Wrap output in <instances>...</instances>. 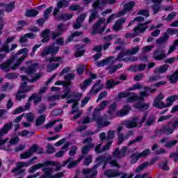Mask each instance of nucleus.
<instances>
[{
  "instance_id": "nucleus-1",
  "label": "nucleus",
  "mask_w": 178,
  "mask_h": 178,
  "mask_svg": "<svg viewBox=\"0 0 178 178\" xmlns=\"http://www.w3.org/2000/svg\"><path fill=\"white\" fill-rule=\"evenodd\" d=\"M83 159V156H80L78 160L75 161H72V158H70L68 160L64 161L62 165L59 163L58 161H47L44 163H39L35 164L29 168V173H35L37 172L38 169H42V172H44V175H42L40 177V178H62L63 177V172H57L54 175H52V172H54V169H55L56 172H58L60 170L62 166H66L67 163H70L67 165L68 169H72V168H74L77 163H80V161Z\"/></svg>"
},
{
  "instance_id": "nucleus-2",
  "label": "nucleus",
  "mask_w": 178,
  "mask_h": 178,
  "mask_svg": "<svg viewBox=\"0 0 178 178\" xmlns=\"http://www.w3.org/2000/svg\"><path fill=\"white\" fill-rule=\"evenodd\" d=\"M37 66H38V64L34 63L29 67L26 70V73L28 74V76H20L23 83L20 86L19 90L16 95V99L18 101L24 99L26 98V92H29V91H31V90H33V86H27V81L34 83V81H37V80L42 76V74L40 73L34 75V73H35L37 70Z\"/></svg>"
},
{
  "instance_id": "nucleus-3",
  "label": "nucleus",
  "mask_w": 178,
  "mask_h": 178,
  "mask_svg": "<svg viewBox=\"0 0 178 178\" xmlns=\"http://www.w3.org/2000/svg\"><path fill=\"white\" fill-rule=\"evenodd\" d=\"M134 6H136V2L129 1L124 5V10L120 11L117 15H111V16L107 19V22L104 18L99 19L96 24L92 27V35H95V34H102V33L105 31V29H106V24L111 23V22L114 20V19L126 15V10L129 12L131 10Z\"/></svg>"
},
{
  "instance_id": "nucleus-4",
  "label": "nucleus",
  "mask_w": 178,
  "mask_h": 178,
  "mask_svg": "<svg viewBox=\"0 0 178 178\" xmlns=\"http://www.w3.org/2000/svg\"><path fill=\"white\" fill-rule=\"evenodd\" d=\"M29 49L27 48L21 49L18 52L12 55L9 59L0 65V68L4 72L10 70H17L22 65L23 60L27 58Z\"/></svg>"
},
{
  "instance_id": "nucleus-5",
  "label": "nucleus",
  "mask_w": 178,
  "mask_h": 178,
  "mask_svg": "<svg viewBox=\"0 0 178 178\" xmlns=\"http://www.w3.org/2000/svg\"><path fill=\"white\" fill-rule=\"evenodd\" d=\"M109 163L111 166H117L119 168V164L115 160L112 159L110 156H108L106 159L104 156L98 157L96 160V164L92 169L86 168L82 171L84 178H95L97 177V168L101 165V163Z\"/></svg>"
},
{
  "instance_id": "nucleus-6",
  "label": "nucleus",
  "mask_w": 178,
  "mask_h": 178,
  "mask_svg": "<svg viewBox=\"0 0 178 178\" xmlns=\"http://www.w3.org/2000/svg\"><path fill=\"white\" fill-rule=\"evenodd\" d=\"M83 97V93L79 92L76 95H73V92H70V90H67L64 95L61 96V99H63L65 98L67 99V104H73L72 105V111L70 113L71 115H75L74 116V120L79 119L81 115H83V111L77 109V102H79V99Z\"/></svg>"
},
{
  "instance_id": "nucleus-7",
  "label": "nucleus",
  "mask_w": 178,
  "mask_h": 178,
  "mask_svg": "<svg viewBox=\"0 0 178 178\" xmlns=\"http://www.w3.org/2000/svg\"><path fill=\"white\" fill-rule=\"evenodd\" d=\"M155 89H150L145 88V91L140 92V96L138 97L136 93H131L129 92H120L118 94L119 98H127V102H135V101H143L145 97L149 95L148 92H154Z\"/></svg>"
},
{
  "instance_id": "nucleus-8",
  "label": "nucleus",
  "mask_w": 178,
  "mask_h": 178,
  "mask_svg": "<svg viewBox=\"0 0 178 178\" xmlns=\"http://www.w3.org/2000/svg\"><path fill=\"white\" fill-rule=\"evenodd\" d=\"M116 0H97L92 3V9L90 10V16L89 17V23H91L97 15H98V10L102 9V6L105 5V3H115Z\"/></svg>"
},
{
  "instance_id": "nucleus-9",
  "label": "nucleus",
  "mask_w": 178,
  "mask_h": 178,
  "mask_svg": "<svg viewBox=\"0 0 178 178\" xmlns=\"http://www.w3.org/2000/svg\"><path fill=\"white\" fill-rule=\"evenodd\" d=\"M91 122H96L98 129H102V127H105L111 124V122H108L107 120H104L102 118L98 117L95 115H92V119H90L89 117L83 118L82 120V124H87L88 123H91Z\"/></svg>"
},
{
  "instance_id": "nucleus-10",
  "label": "nucleus",
  "mask_w": 178,
  "mask_h": 178,
  "mask_svg": "<svg viewBox=\"0 0 178 178\" xmlns=\"http://www.w3.org/2000/svg\"><path fill=\"white\" fill-rule=\"evenodd\" d=\"M130 112V106H125L120 111L116 113V104H113L108 108V118H115L116 116H126Z\"/></svg>"
},
{
  "instance_id": "nucleus-11",
  "label": "nucleus",
  "mask_w": 178,
  "mask_h": 178,
  "mask_svg": "<svg viewBox=\"0 0 178 178\" xmlns=\"http://www.w3.org/2000/svg\"><path fill=\"white\" fill-rule=\"evenodd\" d=\"M45 60L51 63L47 65V70L49 73L54 72V70H56V69L63 63V58L58 56H52L47 58Z\"/></svg>"
},
{
  "instance_id": "nucleus-12",
  "label": "nucleus",
  "mask_w": 178,
  "mask_h": 178,
  "mask_svg": "<svg viewBox=\"0 0 178 178\" xmlns=\"http://www.w3.org/2000/svg\"><path fill=\"white\" fill-rule=\"evenodd\" d=\"M145 120H147V114H145L143 116L135 117L131 120L126 121L125 126L128 129H133V127H141Z\"/></svg>"
},
{
  "instance_id": "nucleus-13",
  "label": "nucleus",
  "mask_w": 178,
  "mask_h": 178,
  "mask_svg": "<svg viewBox=\"0 0 178 178\" xmlns=\"http://www.w3.org/2000/svg\"><path fill=\"white\" fill-rule=\"evenodd\" d=\"M59 46H55V44H51V46H47L44 48L43 51L40 53V56L42 58H45L48 55H56L59 52Z\"/></svg>"
},
{
  "instance_id": "nucleus-14",
  "label": "nucleus",
  "mask_w": 178,
  "mask_h": 178,
  "mask_svg": "<svg viewBox=\"0 0 178 178\" xmlns=\"http://www.w3.org/2000/svg\"><path fill=\"white\" fill-rule=\"evenodd\" d=\"M175 45H172L170 47L168 52V55H170L173 51L175 49ZM166 52H165V50L161 49V48L157 49L154 51V57L156 60H161V59L165 58V57L167 56Z\"/></svg>"
},
{
  "instance_id": "nucleus-15",
  "label": "nucleus",
  "mask_w": 178,
  "mask_h": 178,
  "mask_svg": "<svg viewBox=\"0 0 178 178\" xmlns=\"http://www.w3.org/2000/svg\"><path fill=\"white\" fill-rule=\"evenodd\" d=\"M37 156L33 157L31 160L28 162H19L17 163V168H14L12 172H15L16 173H24V170H22V168H29L31 165H34V161H37Z\"/></svg>"
},
{
  "instance_id": "nucleus-16",
  "label": "nucleus",
  "mask_w": 178,
  "mask_h": 178,
  "mask_svg": "<svg viewBox=\"0 0 178 178\" xmlns=\"http://www.w3.org/2000/svg\"><path fill=\"white\" fill-rule=\"evenodd\" d=\"M149 23H151V21L146 22L144 24H140L139 25H138L137 27L134 29L135 35L131 33H127L125 35L126 38H134V37H136V35H138L140 33H144V31H145V30L148 29V27L145 26H147V24H149Z\"/></svg>"
},
{
  "instance_id": "nucleus-17",
  "label": "nucleus",
  "mask_w": 178,
  "mask_h": 178,
  "mask_svg": "<svg viewBox=\"0 0 178 178\" xmlns=\"http://www.w3.org/2000/svg\"><path fill=\"white\" fill-rule=\"evenodd\" d=\"M165 98V95L161 93L159 94L153 102V106L155 108H159V109H163V108H168L166 103H163L162 100Z\"/></svg>"
},
{
  "instance_id": "nucleus-18",
  "label": "nucleus",
  "mask_w": 178,
  "mask_h": 178,
  "mask_svg": "<svg viewBox=\"0 0 178 178\" xmlns=\"http://www.w3.org/2000/svg\"><path fill=\"white\" fill-rule=\"evenodd\" d=\"M128 152L129 149L126 147H122L120 150L119 148H117L113 153V156L115 159H122V158H124V156H126V154Z\"/></svg>"
},
{
  "instance_id": "nucleus-19",
  "label": "nucleus",
  "mask_w": 178,
  "mask_h": 178,
  "mask_svg": "<svg viewBox=\"0 0 178 178\" xmlns=\"http://www.w3.org/2000/svg\"><path fill=\"white\" fill-rule=\"evenodd\" d=\"M138 51H140V47H136L131 49H128L126 51V53H122L118 56V60H120V61L126 60V58H124L126 55H136V54H137Z\"/></svg>"
},
{
  "instance_id": "nucleus-20",
  "label": "nucleus",
  "mask_w": 178,
  "mask_h": 178,
  "mask_svg": "<svg viewBox=\"0 0 178 178\" xmlns=\"http://www.w3.org/2000/svg\"><path fill=\"white\" fill-rule=\"evenodd\" d=\"M105 176L107 177H119L122 175L121 178L127 177V173H121L118 170H108L104 172Z\"/></svg>"
},
{
  "instance_id": "nucleus-21",
  "label": "nucleus",
  "mask_w": 178,
  "mask_h": 178,
  "mask_svg": "<svg viewBox=\"0 0 178 178\" xmlns=\"http://www.w3.org/2000/svg\"><path fill=\"white\" fill-rule=\"evenodd\" d=\"M74 79V75L73 74H67L65 76V81H58L55 83V86H64L67 87V86H70V81Z\"/></svg>"
},
{
  "instance_id": "nucleus-22",
  "label": "nucleus",
  "mask_w": 178,
  "mask_h": 178,
  "mask_svg": "<svg viewBox=\"0 0 178 178\" xmlns=\"http://www.w3.org/2000/svg\"><path fill=\"white\" fill-rule=\"evenodd\" d=\"M102 88H104V86L101 85V80H99L90 90L89 95H97Z\"/></svg>"
},
{
  "instance_id": "nucleus-23",
  "label": "nucleus",
  "mask_w": 178,
  "mask_h": 178,
  "mask_svg": "<svg viewBox=\"0 0 178 178\" xmlns=\"http://www.w3.org/2000/svg\"><path fill=\"white\" fill-rule=\"evenodd\" d=\"M111 144H112V141H109L104 147H102V143L97 145L95 151L97 154H102V152H105V151H108L109 149V147H111Z\"/></svg>"
},
{
  "instance_id": "nucleus-24",
  "label": "nucleus",
  "mask_w": 178,
  "mask_h": 178,
  "mask_svg": "<svg viewBox=\"0 0 178 178\" xmlns=\"http://www.w3.org/2000/svg\"><path fill=\"white\" fill-rule=\"evenodd\" d=\"M91 141H92V138H86L83 140V144H88V146H85L82 148V154H87L90 148L94 147V144L91 143Z\"/></svg>"
},
{
  "instance_id": "nucleus-25",
  "label": "nucleus",
  "mask_w": 178,
  "mask_h": 178,
  "mask_svg": "<svg viewBox=\"0 0 178 178\" xmlns=\"http://www.w3.org/2000/svg\"><path fill=\"white\" fill-rule=\"evenodd\" d=\"M69 5V1H67L66 0L60 1L57 3V8H56L53 11V15L54 16H56L58 15V13L62 8H66Z\"/></svg>"
},
{
  "instance_id": "nucleus-26",
  "label": "nucleus",
  "mask_w": 178,
  "mask_h": 178,
  "mask_svg": "<svg viewBox=\"0 0 178 178\" xmlns=\"http://www.w3.org/2000/svg\"><path fill=\"white\" fill-rule=\"evenodd\" d=\"M108 104H109V102L108 101H102L100 102V104H99V106L94 109L93 111V114L95 115H97L98 113H99L101 112V111H104L105 109V108L106 107V105H108Z\"/></svg>"
},
{
  "instance_id": "nucleus-27",
  "label": "nucleus",
  "mask_w": 178,
  "mask_h": 178,
  "mask_svg": "<svg viewBox=\"0 0 178 178\" xmlns=\"http://www.w3.org/2000/svg\"><path fill=\"white\" fill-rule=\"evenodd\" d=\"M86 17H87V14H81L76 21V23L74 24V29L75 30H79L81 27V24L84 22Z\"/></svg>"
},
{
  "instance_id": "nucleus-28",
  "label": "nucleus",
  "mask_w": 178,
  "mask_h": 178,
  "mask_svg": "<svg viewBox=\"0 0 178 178\" xmlns=\"http://www.w3.org/2000/svg\"><path fill=\"white\" fill-rule=\"evenodd\" d=\"M13 127V124L12 122H9L5 124L3 128L0 129V137H3L5 134H8L9 130Z\"/></svg>"
},
{
  "instance_id": "nucleus-29",
  "label": "nucleus",
  "mask_w": 178,
  "mask_h": 178,
  "mask_svg": "<svg viewBox=\"0 0 178 178\" xmlns=\"http://www.w3.org/2000/svg\"><path fill=\"white\" fill-rule=\"evenodd\" d=\"M15 40V38H8L6 40L4 44L2 45V47L0 48V53L1 52H5V54L9 53V45L8 44L12 42Z\"/></svg>"
},
{
  "instance_id": "nucleus-30",
  "label": "nucleus",
  "mask_w": 178,
  "mask_h": 178,
  "mask_svg": "<svg viewBox=\"0 0 178 178\" xmlns=\"http://www.w3.org/2000/svg\"><path fill=\"white\" fill-rule=\"evenodd\" d=\"M113 63V58L110 57L108 58H106L105 60L96 63V66L97 67H102L103 66H105L106 65H108V66H111Z\"/></svg>"
},
{
  "instance_id": "nucleus-31",
  "label": "nucleus",
  "mask_w": 178,
  "mask_h": 178,
  "mask_svg": "<svg viewBox=\"0 0 178 178\" xmlns=\"http://www.w3.org/2000/svg\"><path fill=\"white\" fill-rule=\"evenodd\" d=\"M51 31L49 29H46L44 30L42 34H41V37H42V42H47L48 41H49V40H51Z\"/></svg>"
},
{
  "instance_id": "nucleus-32",
  "label": "nucleus",
  "mask_w": 178,
  "mask_h": 178,
  "mask_svg": "<svg viewBox=\"0 0 178 178\" xmlns=\"http://www.w3.org/2000/svg\"><path fill=\"white\" fill-rule=\"evenodd\" d=\"M126 22V19L122 18L120 19L118 21L115 22L113 29L115 31H119L120 30H122V25Z\"/></svg>"
},
{
  "instance_id": "nucleus-33",
  "label": "nucleus",
  "mask_w": 178,
  "mask_h": 178,
  "mask_svg": "<svg viewBox=\"0 0 178 178\" xmlns=\"http://www.w3.org/2000/svg\"><path fill=\"white\" fill-rule=\"evenodd\" d=\"M70 145V143H66L63 147L62 149L55 154L56 158H62L63 155H65V153L67 152V148H69V146Z\"/></svg>"
},
{
  "instance_id": "nucleus-34",
  "label": "nucleus",
  "mask_w": 178,
  "mask_h": 178,
  "mask_svg": "<svg viewBox=\"0 0 178 178\" xmlns=\"http://www.w3.org/2000/svg\"><path fill=\"white\" fill-rule=\"evenodd\" d=\"M133 136V132L129 131L127 133V135L124 136L122 134H118V145H120L123 141H125V140H127L129 137H131Z\"/></svg>"
},
{
  "instance_id": "nucleus-35",
  "label": "nucleus",
  "mask_w": 178,
  "mask_h": 178,
  "mask_svg": "<svg viewBox=\"0 0 178 178\" xmlns=\"http://www.w3.org/2000/svg\"><path fill=\"white\" fill-rule=\"evenodd\" d=\"M36 36L37 35L34 34L33 33H26L24 36L21 37L19 42L21 44H24L25 42H27V38H35Z\"/></svg>"
},
{
  "instance_id": "nucleus-36",
  "label": "nucleus",
  "mask_w": 178,
  "mask_h": 178,
  "mask_svg": "<svg viewBox=\"0 0 178 178\" xmlns=\"http://www.w3.org/2000/svg\"><path fill=\"white\" fill-rule=\"evenodd\" d=\"M177 99H178L177 95L168 97L166 99L167 108H169V106H172L173 105V102H175V101H177Z\"/></svg>"
},
{
  "instance_id": "nucleus-37",
  "label": "nucleus",
  "mask_w": 178,
  "mask_h": 178,
  "mask_svg": "<svg viewBox=\"0 0 178 178\" xmlns=\"http://www.w3.org/2000/svg\"><path fill=\"white\" fill-rule=\"evenodd\" d=\"M169 69V65L165 64L163 65H161L155 70V73H157L159 74L166 73L168 72V70Z\"/></svg>"
},
{
  "instance_id": "nucleus-38",
  "label": "nucleus",
  "mask_w": 178,
  "mask_h": 178,
  "mask_svg": "<svg viewBox=\"0 0 178 178\" xmlns=\"http://www.w3.org/2000/svg\"><path fill=\"white\" fill-rule=\"evenodd\" d=\"M8 141H9V138H8L0 140V149H6V151H10V148L9 147V145L6 146Z\"/></svg>"
},
{
  "instance_id": "nucleus-39",
  "label": "nucleus",
  "mask_w": 178,
  "mask_h": 178,
  "mask_svg": "<svg viewBox=\"0 0 178 178\" xmlns=\"http://www.w3.org/2000/svg\"><path fill=\"white\" fill-rule=\"evenodd\" d=\"M33 101L34 105H37L38 102H41V96L40 95L33 94L29 98V101Z\"/></svg>"
},
{
  "instance_id": "nucleus-40",
  "label": "nucleus",
  "mask_w": 178,
  "mask_h": 178,
  "mask_svg": "<svg viewBox=\"0 0 178 178\" xmlns=\"http://www.w3.org/2000/svg\"><path fill=\"white\" fill-rule=\"evenodd\" d=\"M134 106L136 109H141V111H147V109L149 108V104L147 103H138Z\"/></svg>"
},
{
  "instance_id": "nucleus-41",
  "label": "nucleus",
  "mask_w": 178,
  "mask_h": 178,
  "mask_svg": "<svg viewBox=\"0 0 178 178\" xmlns=\"http://www.w3.org/2000/svg\"><path fill=\"white\" fill-rule=\"evenodd\" d=\"M92 81L91 80V79H86L83 82H82L80 85V88L81 89V90L86 91V90L87 89V87H88V86H90V84H91Z\"/></svg>"
},
{
  "instance_id": "nucleus-42",
  "label": "nucleus",
  "mask_w": 178,
  "mask_h": 178,
  "mask_svg": "<svg viewBox=\"0 0 178 178\" xmlns=\"http://www.w3.org/2000/svg\"><path fill=\"white\" fill-rule=\"evenodd\" d=\"M80 35H83V32L76 31L73 33L71 36L68 38V42H70L72 41H77V40H76V38L80 37Z\"/></svg>"
},
{
  "instance_id": "nucleus-43",
  "label": "nucleus",
  "mask_w": 178,
  "mask_h": 178,
  "mask_svg": "<svg viewBox=\"0 0 178 178\" xmlns=\"http://www.w3.org/2000/svg\"><path fill=\"white\" fill-rule=\"evenodd\" d=\"M37 15H38V10H28L25 13V16L27 17H34Z\"/></svg>"
},
{
  "instance_id": "nucleus-44",
  "label": "nucleus",
  "mask_w": 178,
  "mask_h": 178,
  "mask_svg": "<svg viewBox=\"0 0 178 178\" xmlns=\"http://www.w3.org/2000/svg\"><path fill=\"white\" fill-rule=\"evenodd\" d=\"M148 166H149V163H144L139 165L136 170L135 172L136 173H140V172H143L144 169H146Z\"/></svg>"
},
{
  "instance_id": "nucleus-45",
  "label": "nucleus",
  "mask_w": 178,
  "mask_h": 178,
  "mask_svg": "<svg viewBox=\"0 0 178 178\" xmlns=\"http://www.w3.org/2000/svg\"><path fill=\"white\" fill-rule=\"evenodd\" d=\"M169 40V35H168V33L164 34V37L160 38L159 39H157L156 40V44H163V42H166Z\"/></svg>"
},
{
  "instance_id": "nucleus-46",
  "label": "nucleus",
  "mask_w": 178,
  "mask_h": 178,
  "mask_svg": "<svg viewBox=\"0 0 178 178\" xmlns=\"http://www.w3.org/2000/svg\"><path fill=\"white\" fill-rule=\"evenodd\" d=\"M141 23V22H144V17L143 16L136 17L134 20L129 22L128 24V26L130 27V26H133L136 22Z\"/></svg>"
},
{
  "instance_id": "nucleus-47",
  "label": "nucleus",
  "mask_w": 178,
  "mask_h": 178,
  "mask_svg": "<svg viewBox=\"0 0 178 178\" xmlns=\"http://www.w3.org/2000/svg\"><path fill=\"white\" fill-rule=\"evenodd\" d=\"M170 83L175 84V83H177L178 81V70L175 72L169 79Z\"/></svg>"
},
{
  "instance_id": "nucleus-48",
  "label": "nucleus",
  "mask_w": 178,
  "mask_h": 178,
  "mask_svg": "<svg viewBox=\"0 0 178 178\" xmlns=\"http://www.w3.org/2000/svg\"><path fill=\"white\" fill-rule=\"evenodd\" d=\"M119 84H120V82L119 81L115 82L113 81V80L108 81L106 83L107 88L108 89L113 88L115 86H119Z\"/></svg>"
},
{
  "instance_id": "nucleus-49",
  "label": "nucleus",
  "mask_w": 178,
  "mask_h": 178,
  "mask_svg": "<svg viewBox=\"0 0 178 178\" xmlns=\"http://www.w3.org/2000/svg\"><path fill=\"white\" fill-rule=\"evenodd\" d=\"M19 141L20 139L17 137L12 138L8 142L9 148H10L12 145H16V144H17Z\"/></svg>"
},
{
  "instance_id": "nucleus-50",
  "label": "nucleus",
  "mask_w": 178,
  "mask_h": 178,
  "mask_svg": "<svg viewBox=\"0 0 178 178\" xmlns=\"http://www.w3.org/2000/svg\"><path fill=\"white\" fill-rule=\"evenodd\" d=\"M120 67H122V64H118L116 67L111 65L108 67V73L113 74V73H115V72L118 70V69H120Z\"/></svg>"
},
{
  "instance_id": "nucleus-51",
  "label": "nucleus",
  "mask_w": 178,
  "mask_h": 178,
  "mask_svg": "<svg viewBox=\"0 0 178 178\" xmlns=\"http://www.w3.org/2000/svg\"><path fill=\"white\" fill-rule=\"evenodd\" d=\"M152 1L154 3H156V5L153 7V10L154 13H158V10H159V6L158 4L161 3V2H162V0H152Z\"/></svg>"
},
{
  "instance_id": "nucleus-52",
  "label": "nucleus",
  "mask_w": 178,
  "mask_h": 178,
  "mask_svg": "<svg viewBox=\"0 0 178 178\" xmlns=\"http://www.w3.org/2000/svg\"><path fill=\"white\" fill-rule=\"evenodd\" d=\"M77 51L75 53L76 56H83L84 55V50H83V46H76Z\"/></svg>"
},
{
  "instance_id": "nucleus-53",
  "label": "nucleus",
  "mask_w": 178,
  "mask_h": 178,
  "mask_svg": "<svg viewBox=\"0 0 178 178\" xmlns=\"http://www.w3.org/2000/svg\"><path fill=\"white\" fill-rule=\"evenodd\" d=\"M45 122V115H40L36 120L37 126H41L43 123Z\"/></svg>"
},
{
  "instance_id": "nucleus-54",
  "label": "nucleus",
  "mask_w": 178,
  "mask_h": 178,
  "mask_svg": "<svg viewBox=\"0 0 178 178\" xmlns=\"http://www.w3.org/2000/svg\"><path fill=\"white\" fill-rule=\"evenodd\" d=\"M72 12H76V10H83V8L80 5H71L69 8Z\"/></svg>"
},
{
  "instance_id": "nucleus-55",
  "label": "nucleus",
  "mask_w": 178,
  "mask_h": 178,
  "mask_svg": "<svg viewBox=\"0 0 178 178\" xmlns=\"http://www.w3.org/2000/svg\"><path fill=\"white\" fill-rule=\"evenodd\" d=\"M25 115V118L26 119L27 122H34V114L31 113H29L27 114L24 113Z\"/></svg>"
},
{
  "instance_id": "nucleus-56",
  "label": "nucleus",
  "mask_w": 178,
  "mask_h": 178,
  "mask_svg": "<svg viewBox=\"0 0 178 178\" xmlns=\"http://www.w3.org/2000/svg\"><path fill=\"white\" fill-rule=\"evenodd\" d=\"M140 156L138 154V153H135L134 154H133L131 156V163H136L138 159H140Z\"/></svg>"
},
{
  "instance_id": "nucleus-57",
  "label": "nucleus",
  "mask_w": 178,
  "mask_h": 178,
  "mask_svg": "<svg viewBox=\"0 0 178 178\" xmlns=\"http://www.w3.org/2000/svg\"><path fill=\"white\" fill-rule=\"evenodd\" d=\"M73 17V15L72 14H62L60 16V20H70Z\"/></svg>"
},
{
  "instance_id": "nucleus-58",
  "label": "nucleus",
  "mask_w": 178,
  "mask_h": 178,
  "mask_svg": "<svg viewBox=\"0 0 178 178\" xmlns=\"http://www.w3.org/2000/svg\"><path fill=\"white\" fill-rule=\"evenodd\" d=\"M51 13H52V7H50L47 8L44 12V19H48L49 17H51Z\"/></svg>"
},
{
  "instance_id": "nucleus-59",
  "label": "nucleus",
  "mask_w": 178,
  "mask_h": 178,
  "mask_svg": "<svg viewBox=\"0 0 178 178\" xmlns=\"http://www.w3.org/2000/svg\"><path fill=\"white\" fill-rule=\"evenodd\" d=\"M92 162V156L89 155L85 157V161L83 162L84 165H86V166H88V165H90V163H91Z\"/></svg>"
},
{
  "instance_id": "nucleus-60",
  "label": "nucleus",
  "mask_w": 178,
  "mask_h": 178,
  "mask_svg": "<svg viewBox=\"0 0 178 178\" xmlns=\"http://www.w3.org/2000/svg\"><path fill=\"white\" fill-rule=\"evenodd\" d=\"M177 144V140H171L170 142H168L165 144V148H172V147H175Z\"/></svg>"
},
{
  "instance_id": "nucleus-61",
  "label": "nucleus",
  "mask_w": 178,
  "mask_h": 178,
  "mask_svg": "<svg viewBox=\"0 0 178 178\" xmlns=\"http://www.w3.org/2000/svg\"><path fill=\"white\" fill-rule=\"evenodd\" d=\"M149 152L150 151L149 149H145L141 153H138L139 158H145V156H147V155H149Z\"/></svg>"
},
{
  "instance_id": "nucleus-62",
  "label": "nucleus",
  "mask_w": 178,
  "mask_h": 178,
  "mask_svg": "<svg viewBox=\"0 0 178 178\" xmlns=\"http://www.w3.org/2000/svg\"><path fill=\"white\" fill-rule=\"evenodd\" d=\"M113 138H115V132L113 131H108L107 132L106 137L107 141H109V140H113Z\"/></svg>"
},
{
  "instance_id": "nucleus-63",
  "label": "nucleus",
  "mask_w": 178,
  "mask_h": 178,
  "mask_svg": "<svg viewBox=\"0 0 178 178\" xmlns=\"http://www.w3.org/2000/svg\"><path fill=\"white\" fill-rule=\"evenodd\" d=\"M170 118H172L171 115H162L159 118L158 122H165V120H169Z\"/></svg>"
},
{
  "instance_id": "nucleus-64",
  "label": "nucleus",
  "mask_w": 178,
  "mask_h": 178,
  "mask_svg": "<svg viewBox=\"0 0 178 178\" xmlns=\"http://www.w3.org/2000/svg\"><path fill=\"white\" fill-rule=\"evenodd\" d=\"M6 78L9 80H13L15 79H17V75L15 73H8L6 75Z\"/></svg>"
}]
</instances>
